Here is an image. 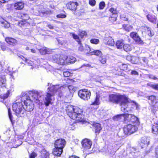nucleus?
I'll return each mask as SVG.
<instances>
[{"instance_id": "obj_10", "label": "nucleus", "mask_w": 158, "mask_h": 158, "mask_svg": "<svg viewBox=\"0 0 158 158\" xmlns=\"http://www.w3.org/2000/svg\"><path fill=\"white\" fill-rule=\"evenodd\" d=\"M82 144L83 148L86 150L91 148L92 142L89 139H85L82 141Z\"/></svg>"}, {"instance_id": "obj_57", "label": "nucleus", "mask_w": 158, "mask_h": 158, "mask_svg": "<svg viewBox=\"0 0 158 158\" xmlns=\"http://www.w3.org/2000/svg\"><path fill=\"white\" fill-rule=\"evenodd\" d=\"M156 156L158 157V146L156 148L155 150Z\"/></svg>"}, {"instance_id": "obj_47", "label": "nucleus", "mask_w": 158, "mask_h": 158, "mask_svg": "<svg viewBox=\"0 0 158 158\" xmlns=\"http://www.w3.org/2000/svg\"><path fill=\"white\" fill-rule=\"evenodd\" d=\"M71 74L68 71L64 72L63 73V75L64 77H67L71 76Z\"/></svg>"}, {"instance_id": "obj_13", "label": "nucleus", "mask_w": 158, "mask_h": 158, "mask_svg": "<svg viewBox=\"0 0 158 158\" xmlns=\"http://www.w3.org/2000/svg\"><path fill=\"white\" fill-rule=\"evenodd\" d=\"M104 43L110 46H114V40L110 37H106L103 40Z\"/></svg>"}, {"instance_id": "obj_64", "label": "nucleus", "mask_w": 158, "mask_h": 158, "mask_svg": "<svg viewBox=\"0 0 158 158\" xmlns=\"http://www.w3.org/2000/svg\"><path fill=\"white\" fill-rule=\"evenodd\" d=\"M48 27L50 29H53V26L50 24L48 25Z\"/></svg>"}, {"instance_id": "obj_40", "label": "nucleus", "mask_w": 158, "mask_h": 158, "mask_svg": "<svg viewBox=\"0 0 158 158\" xmlns=\"http://www.w3.org/2000/svg\"><path fill=\"white\" fill-rule=\"evenodd\" d=\"M68 89L71 93L74 92L76 90V88L72 85H69L68 87Z\"/></svg>"}, {"instance_id": "obj_46", "label": "nucleus", "mask_w": 158, "mask_h": 158, "mask_svg": "<svg viewBox=\"0 0 158 158\" xmlns=\"http://www.w3.org/2000/svg\"><path fill=\"white\" fill-rule=\"evenodd\" d=\"M29 18L28 15L27 14L23 13L22 19L24 20H27Z\"/></svg>"}, {"instance_id": "obj_48", "label": "nucleus", "mask_w": 158, "mask_h": 158, "mask_svg": "<svg viewBox=\"0 0 158 158\" xmlns=\"http://www.w3.org/2000/svg\"><path fill=\"white\" fill-rule=\"evenodd\" d=\"M86 32L85 31H82L80 33L79 35L81 38L82 37L85 35H86Z\"/></svg>"}, {"instance_id": "obj_41", "label": "nucleus", "mask_w": 158, "mask_h": 158, "mask_svg": "<svg viewBox=\"0 0 158 158\" xmlns=\"http://www.w3.org/2000/svg\"><path fill=\"white\" fill-rule=\"evenodd\" d=\"M120 68L122 70H125L127 69V66L125 64H122L120 65Z\"/></svg>"}, {"instance_id": "obj_11", "label": "nucleus", "mask_w": 158, "mask_h": 158, "mask_svg": "<svg viewBox=\"0 0 158 158\" xmlns=\"http://www.w3.org/2000/svg\"><path fill=\"white\" fill-rule=\"evenodd\" d=\"M65 141L64 139H59L55 141V148H61L62 150L64 147Z\"/></svg>"}, {"instance_id": "obj_15", "label": "nucleus", "mask_w": 158, "mask_h": 158, "mask_svg": "<svg viewBox=\"0 0 158 158\" xmlns=\"http://www.w3.org/2000/svg\"><path fill=\"white\" fill-rule=\"evenodd\" d=\"M40 53L43 55H45L46 54H50L52 53V50L46 47H43L38 49Z\"/></svg>"}, {"instance_id": "obj_58", "label": "nucleus", "mask_w": 158, "mask_h": 158, "mask_svg": "<svg viewBox=\"0 0 158 158\" xmlns=\"http://www.w3.org/2000/svg\"><path fill=\"white\" fill-rule=\"evenodd\" d=\"M149 77L150 78L154 80H156L158 79V78L156 77L153 75H150Z\"/></svg>"}, {"instance_id": "obj_9", "label": "nucleus", "mask_w": 158, "mask_h": 158, "mask_svg": "<svg viewBox=\"0 0 158 158\" xmlns=\"http://www.w3.org/2000/svg\"><path fill=\"white\" fill-rule=\"evenodd\" d=\"M130 36L137 44H140L143 43V41L136 32H131Z\"/></svg>"}, {"instance_id": "obj_4", "label": "nucleus", "mask_w": 158, "mask_h": 158, "mask_svg": "<svg viewBox=\"0 0 158 158\" xmlns=\"http://www.w3.org/2000/svg\"><path fill=\"white\" fill-rule=\"evenodd\" d=\"M66 110L68 115L72 119H77V120L80 122L83 121L82 118L83 116L81 115V113L83 112V111L78 107L69 105L66 107Z\"/></svg>"}, {"instance_id": "obj_23", "label": "nucleus", "mask_w": 158, "mask_h": 158, "mask_svg": "<svg viewBox=\"0 0 158 158\" xmlns=\"http://www.w3.org/2000/svg\"><path fill=\"white\" fill-rule=\"evenodd\" d=\"M147 17L148 20L150 22L153 23L156 22V18L154 15L148 14L147 16Z\"/></svg>"}, {"instance_id": "obj_33", "label": "nucleus", "mask_w": 158, "mask_h": 158, "mask_svg": "<svg viewBox=\"0 0 158 158\" xmlns=\"http://www.w3.org/2000/svg\"><path fill=\"white\" fill-rule=\"evenodd\" d=\"M131 122L133 123H139V120L138 118L132 114V117L131 118Z\"/></svg>"}, {"instance_id": "obj_62", "label": "nucleus", "mask_w": 158, "mask_h": 158, "mask_svg": "<svg viewBox=\"0 0 158 158\" xmlns=\"http://www.w3.org/2000/svg\"><path fill=\"white\" fill-rule=\"evenodd\" d=\"M1 48L2 50L3 51H4L6 50V47L5 46H4V45H2L1 46Z\"/></svg>"}, {"instance_id": "obj_32", "label": "nucleus", "mask_w": 158, "mask_h": 158, "mask_svg": "<svg viewBox=\"0 0 158 158\" xmlns=\"http://www.w3.org/2000/svg\"><path fill=\"white\" fill-rule=\"evenodd\" d=\"M152 132L156 135L158 134V126L153 125L152 127Z\"/></svg>"}, {"instance_id": "obj_29", "label": "nucleus", "mask_w": 158, "mask_h": 158, "mask_svg": "<svg viewBox=\"0 0 158 158\" xmlns=\"http://www.w3.org/2000/svg\"><path fill=\"white\" fill-rule=\"evenodd\" d=\"M100 96L99 95L97 94L96 96L94 102H92V104L93 105H98L100 104V102L99 101V98Z\"/></svg>"}, {"instance_id": "obj_31", "label": "nucleus", "mask_w": 158, "mask_h": 158, "mask_svg": "<svg viewBox=\"0 0 158 158\" xmlns=\"http://www.w3.org/2000/svg\"><path fill=\"white\" fill-rule=\"evenodd\" d=\"M118 17V14H115L114 15H112L109 18V20L111 22L113 23L117 20Z\"/></svg>"}, {"instance_id": "obj_28", "label": "nucleus", "mask_w": 158, "mask_h": 158, "mask_svg": "<svg viewBox=\"0 0 158 158\" xmlns=\"http://www.w3.org/2000/svg\"><path fill=\"white\" fill-rule=\"evenodd\" d=\"M106 56L105 55H102L100 57L99 60L102 64H105L106 62Z\"/></svg>"}, {"instance_id": "obj_38", "label": "nucleus", "mask_w": 158, "mask_h": 158, "mask_svg": "<svg viewBox=\"0 0 158 158\" xmlns=\"http://www.w3.org/2000/svg\"><path fill=\"white\" fill-rule=\"evenodd\" d=\"M72 35L74 39L76 40L78 42V43L81 42L80 40V39L79 37L77 35L74 33H72Z\"/></svg>"}, {"instance_id": "obj_54", "label": "nucleus", "mask_w": 158, "mask_h": 158, "mask_svg": "<svg viewBox=\"0 0 158 158\" xmlns=\"http://www.w3.org/2000/svg\"><path fill=\"white\" fill-rule=\"evenodd\" d=\"M10 94L9 92L8 91V92L6 93V94H5L2 97L3 99H5L8 98V97L9 94Z\"/></svg>"}, {"instance_id": "obj_14", "label": "nucleus", "mask_w": 158, "mask_h": 158, "mask_svg": "<svg viewBox=\"0 0 158 158\" xmlns=\"http://www.w3.org/2000/svg\"><path fill=\"white\" fill-rule=\"evenodd\" d=\"M149 143L150 139L148 137H143L141 139L140 145L142 146V148L144 147L143 146H147L149 144Z\"/></svg>"}, {"instance_id": "obj_26", "label": "nucleus", "mask_w": 158, "mask_h": 158, "mask_svg": "<svg viewBox=\"0 0 158 158\" xmlns=\"http://www.w3.org/2000/svg\"><path fill=\"white\" fill-rule=\"evenodd\" d=\"M123 40H118L116 44V46L118 49H121L122 47H123Z\"/></svg>"}, {"instance_id": "obj_12", "label": "nucleus", "mask_w": 158, "mask_h": 158, "mask_svg": "<svg viewBox=\"0 0 158 158\" xmlns=\"http://www.w3.org/2000/svg\"><path fill=\"white\" fill-rule=\"evenodd\" d=\"M78 3L76 2H70L68 3L66 6L68 9L72 10H75L77 9Z\"/></svg>"}, {"instance_id": "obj_5", "label": "nucleus", "mask_w": 158, "mask_h": 158, "mask_svg": "<svg viewBox=\"0 0 158 158\" xmlns=\"http://www.w3.org/2000/svg\"><path fill=\"white\" fill-rule=\"evenodd\" d=\"M23 105L21 102H17L13 104L12 106L13 111L18 116H21L24 113V110L23 109Z\"/></svg>"}, {"instance_id": "obj_55", "label": "nucleus", "mask_w": 158, "mask_h": 158, "mask_svg": "<svg viewBox=\"0 0 158 158\" xmlns=\"http://www.w3.org/2000/svg\"><path fill=\"white\" fill-rule=\"evenodd\" d=\"M81 42H80V43H78V44L79 45V50L81 51H82L84 49V47L82 45H81Z\"/></svg>"}, {"instance_id": "obj_25", "label": "nucleus", "mask_w": 158, "mask_h": 158, "mask_svg": "<svg viewBox=\"0 0 158 158\" xmlns=\"http://www.w3.org/2000/svg\"><path fill=\"white\" fill-rule=\"evenodd\" d=\"M133 48V46L128 44H125L123 46L124 50L127 52L131 51Z\"/></svg>"}, {"instance_id": "obj_37", "label": "nucleus", "mask_w": 158, "mask_h": 158, "mask_svg": "<svg viewBox=\"0 0 158 158\" xmlns=\"http://www.w3.org/2000/svg\"><path fill=\"white\" fill-rule=\"evenodd\" d=\"M124 114L118 115L116 116H114L113 118V119L115 120H121L122 118L123 119Z\"/></svg>"}, {"instance_id": "obj_21", "label": "nucleus", "mask_w": 158, "mask_h": 158, "mask_svg": "<svg viewBox=\"0 0 158 158\" xmlns=\"http://www.w3.org/2000/svg\"><path fill=\"white\" fill-rule=\"evenodd\" d=\"M21 58L24 60L25 61V62L28 64H29L30 65L32 66L31 69H33V68H35L36 66L34 64V63L32 61H31L30 60L27 59L23 57V56H21Z\"/></svg>"}, {"instance_id": "obj_52", "label": "nucleus", "mask_w": 158, "mask_h": 158, "mask_svg": "<svg viewBox=\"0 0 158 158\" xmlns=\"http://www.w3.org/2000/svg\"><path fill=\"white\" fill-rule=\"evenodd\" d=\"M148 99L152 101V102H153L156 100V97L154 96H151L149 97Z\"/></svg>"}, {"instance_id": "obj_34", "label": "nucleus", "mask_w": 158, "mask_h": 158, "mask_svg": "<svg viewBox=\"0 0 158 158\" xmlns=\"http://www.w3.org/2000/svg\"><path fill=\"white\" fill-rule=\"evenodd\" d=\"M139 58L136 56H132L131 62L133 64H136L138 61Z\"/></svg>"}, {"instance_id": "obj_22", "label": "nucleus", "mask_w": 158, "mask_h": 158, "mask_svg": "<svg viewBox=\"0 0 158 158\" xmlns=\"http://www.w3.org/2000/svg\"><path fill=\"white\" fill-rule=\"evenodd\" d=\"M5 40L10 44H15L17 43V41L16 40L10 37L6 38Z\"/></svg>"}, {"instance_id": "obj_20", "label": "nucleus", "mask_w": 158, "mask_h": 158, "mask_svg": "<svg viewBox=\"0 0 158 158\" xmlns=\"http://www.w3.org/2000/svg\"><path fill=\"white\" fill-rule=\"evenodd\" d=\"M93 126L95 129V133L96 134H99L102 129L101 125L99 123H94Z\"/></svg>"}, {"instance_id": "obj_51", "label": "nucleus", "mask_w": 158, "mask_h": 158, "mask_svg": "<svg viewBox=\"0 0 158 158\" xmlns=\"http://www.w3.org/2000/svg\"><path fill=\"white\" fill-rule=\"evenodd\" d=\"M8 115L10 120L12 121V115L11 113V110L10 108L8 109Z\"/></svg>"}, {"instance_id": "obj_36", "label": "nucleus", "mask_w": 158, "mask_h": 158, "mask_svg": "<svg viewBox=\"0 0 158 158\" xmlns=\"http://www.w3.org/2000/svg\"><path fill=\"white\" fill-rule=\"evenodd\" d=\"M147 33L149 36H152L154 35V32L150 28L148 27L147 29Z\"/></svg>"}, {"instance_id": "obj_2", "label": "nucleus", "mask_w": 158, "mask_h": 158, "mask_svg": "<svg viewBox=\"0 0 158 158\" xmlns=\"http://www.w3.org/2000/svg\"><path fill=\"white\" fill-rule=\"evenodd\" d=\"M109 101L115 104H120L121 110L124 112H128L127 107L128 104L131 100L125 94H112L109 96Z\"/></svg>"}, {"instance_id": "obj_50", "label": "nucleus", "mask_w": 158, "mask_h": 158, "mask_svg": "<svg viewBox=\"0 0 158 158\" xmlns=\"http://www.w3.org/2000/svg\"><path fill=\"white\" fill-rule=\"evenodd\" d=\"M56 17L57 18H64L66 17V15L63 14H60L57 15Z\"/></svg>"}, {"instance_id": "obj_53", "label": "nucleus", "mask_w": 158, "mask_h": 158, "mask_svg": "<svg viewBox=\"0 0 158 158\" xmlns=\"http://www.w3.org/2000/svg\"><path fill=\"white\" fill-rule=\"evenodd\" d=\"M131 74L132 75H138L139 73L135 70H132L131 72Z\"/></svg>"}, {"instance_id": "obj_45", "label": "nucleus", "mask_w": 158, "mask_h": 158, "mask_svg": "<svg viewBox=\"0 0 158 158\" xmlns=\"http://www.w3.org/2000/svg\"><path fill=\"white\" fill-rule=\"evenodd\" d=\"M37 156V154L36 153L34 152L29 154V157L30 158H35Z\"/></svg>"}, {"instance_id": "obj_63", "label": "nucleus", "mask_w": 158, "mask_h": 158, "mask_svg": "<svg viewBox=\"0 0 158 158\" xmlns=\"http://www.w3.org/2000/svg\"><path fill=\"white\" fill-rule=\"evenodd\" d=\"M132 56H127V59L129 61H131V57Z\"/></svg>"}, {"instance_id": "obj_6", "label": "nucleus", "mask_w": 158, "mask_h": 158, "mask_svg": "<svg viewBox=\"0 0 158 158\" xmlns=\"http://www.w3.org/2000/svg\"><path fill=\"white\" fill-rule=\"evenodd\" d=\"M138 130V128L134 125L129 124L125 126L123 131L125 134L130 135L134 133Z\"/></svg>"}, {"instance_id": "obj_17", "label": "nucleus", "mask_w": 158, "mask_h": 158, "mask_svg": "<svg viewBox=\"0 0 158 158\" xmlns=\"http://www.w3.org/2000/svg\"><path fill=\"white\" fill-rule=\"evenodd\" d=\"M15 9L17 10L22 9L24 6V4L22 2H19L15 3L14 5Z\"/></svg>"}, {"instance_id": "obj_3", "label": "nucleus", "mask_w": 158, "mask_h": 158, "mask_svg": "<svg viewBox=\"0 0 158 158\" xmlns=\"http://www.w3.org/2000/svg\"><path fill=\"white\" fill-rule=\"evenodd\" d=\"M48 87L47 89L48 92L47 93L44 101L46 106H48L51 103L53 95L55 94H60L61 89L62 87L59 85H53L49 83L48 84Z\"/></svg>"}, {"instance_id": "obj_8", "label": "nucleus", "mask_w": 158, "mask_h": 158, "mask_svg": "<svg viewBox=\"0 0 158 158\" xmlns=\"http://www.w3.org/2000/svg\"><path fill=\"white\" fill-rule=\"evenodd\" d=\"M66 57L64 55L59 56L56 54L52 56V60L53 62L61 65H64L65 64V60Z\"/></svg>"}, {"instance_id": "obj_56", "label": "nucleus", "mask_w": 158, "mask_h": 158, "mask_svg": "<svg viewBox=\"0 0 158 158\" xmlns=\"http://www.w3.org/2000/svg\"><path fill=\"white\" fill-rule=\"evenodd\" d=\"M23 14V13L19 12L17 13V17H18L19 18L21 19L22 18V16Z\"/></svg>"}, {"instance_id": "obj_39", "label": "nucleus", "mask_w": 158, "mask_h": 158, "mask_svg": "<svg viewBox=\"0 0 158 158\" xmlns=\"http://www.w3.org/2000/svg\"><path fill=\"white\" fill-rule=\"evenodd\" d=\"M109 10L111 13H112V15H114L115 14H117L116 9L114 8H111L109 9Z\"/></svg>"}, {"instance_id": "obj_30", "label": "nucleus", "mask_w": 158, "mask_h": 158, "mask_svg": "<svg viewBox=\"0 0 158 158\" xmlns=\"http://www.w3.org/2000/svg\"><path fill=\"white\" fill-rule=\"evenodd\" d=\"M6 80L4 77H0V86L2 87H5L6 86Z\"/></svg>"}, {"instance_id": "obj_19", "label": "nucleus", "mask_w": 158, "mask_h": 158, "mask_svg": "<svg viewBox=\"0 0 158 158\" xmlns=\"http://www.w3.org/2000/svg\"><path fill=\"white\" fill-rule=\"evenodd\" d=\"M62 152V150L61 148H55L53 149L52 153L55 156H60Z\"/></svg>"}, {"instance_id": "obj_43", "label": "nucleus", "mask_w": 158, "mask_h": 158, "mask_svg": "<svg viewBox=\"0 0 158 158\" xmlns=\"http://www.w3.org/2000/svg\"><path fill=\"white\" fill-rule=\"evenodd\" d=\"M105 3L104 2H102L99 4V8L100 9H103L105 7Z\"/></svg>"}, {"instance_id": "obj_7", "label": "nucleus", "mask_w": 158, "mask_h": 158, "mask_svg": "<svg viewBox=\"0 0 158 158\" xmlns=\"http://www.w3.org/2000/svg\"><path fill=\"white\" fill-rule=\"evenodd\" d=\"M79 97L85 100H88L89 99L91 93L87 89H82L79 90L78 93Z\"/></svg>"}, {"instance_id": "obj_24", "label": "nucleus", "mask_w": 158, "mask_h": 158, "mask_svg": "<svg viewBox=\"0 0 158 158\" xmlns=\"http://www.w3.org/2000/svg\"><path fill=\"white\" fill-rule=\"evenodd\" d=\"M91 51V50H90L89 52L91 55H95L100 57L102 55V52L99 50H94L93 51Z\"/></svg>"}, {"instance_id": "obj_27", "label": "nucleus", "mask_w": 158, "mask_h": 158, "mask_svg": "<svg viewBox=\"0 0 158 158\" xmlns=\"http://www.w3.org/2000/svg\"><path fill=\"white\" fill-rule=\"evenodd\" d=\"M132 114H124L123 119L125 122H131Z\"/></svg>"}, {"instance_id": "obj_60", "label": "nucleus", "mask_w": 158, "mask_h": 158, "mask_svg": "<svg viewBox=\"0 0 158 158\" xmlns=\"http://www.w3.org/2000/svg\"><path fill=\"white\" fill-rule=\"evenodd\" d=\"M154 86V89L158 90V85H155Z\"/></svg>"}, {"instance_id": "obj_1", "label": "nucleus", "mask_w": 158, "mask_h": 158, "mask_svg": "<svg viewBox=\"0 0 158 158\" xmlns=\"http://www.w3.org/2000/svg\"><path fill=\"white\" fill-rule=\"evenodd\" d=\"M31 96H28L27 95L23 96L22 100H23L24 105H23V108L27 111H31L33 109L34 106L33 103L34 102L35 103L39 102L41 100L43 94L42 92H38L37 91H33L31 92Z\"/></svg>"}, {"instance_id": "obj_59", "label": "nucleus", "mask_w": 158, "mask_h": 158, "mask_svg": "<svg viewBox=\"0 0 158 158\" xmlns=\"http://www.w3.org/2000/svg\"><path fill=\"white\" fill-rule=\"evenodd\" d=\"M4 26L6 28H8L10 27V24L6 22V23L5 24Z\"/></svg>"}, {"instance_id": "obj_42", "label": "nucleus", "mask_w": 158, "mask_h": 158, "mask_svg": "<svg viewBox=\"0 0 158 158\" xmlns=\"http://www.w3.org/2000/svg\"><path fill=\"white\" fill-rule=\"evenodd\" d=\"M90 42L92 43L97 44L99 43V40L98 39H92L90 40Z\"/></svg>"}, {"instance_id": "obj_61", "label": "nucleus", "mask_w": 158, "mask_h": 158, "mask_svg": "<svg viewBox=\"0 0 158 158\" xmlns=\"http://www.w3.org/2000/svg\"><path fill=\"white\" fill-rule=\"evenodd\" d=\"M154 85H153V84H150V83H148V84H147V85L148 86H150L152 87L153 89L154 88V86H154Z\"/></svg>"}, {"instance_id": "obj_49", "label": "nucleus", "mask_w": 158, "mask_h": 158, "mask_svg": "<svg viewBox=\"0 0 158 158\" xmlns=\"http://www.w3.org/2000/svg\"><path fill=\"white\" fill-rule=\"evenodd\" d=\"M89 4L92 6H94L96 4V1L95 0H89Z\"/></svg>"}, {"instance_id": "obj_16", "label": "nucleus", "mask_w": 158, "mask_h": 158, "mask_svg": "<svg viewBox=\"0 0 158 158\" xmlns=\"http://www.w3.org/2000/svg\"><path fill=\"white\" fill-rule=\"evenodd\" d=\"M64 56L66 57L65 60V63H73L76 61L75 58L72 56Z\"/></svg>"}, {"instance_id": "obj_35", "label": "nucleus", "mask_w": 158, "mask_h": 158, "mask_svg": "<svg viewBox=\"0 0 158 158\" xmlns=\"http://www.w3.org/2000/svg\"><path fill=\"white\" fill-rule=\"evenodd\" d=\"M123 27L127 31H129L132 28V27L129 25H123Z\"/></svg>"}, {"instance_id": "obj_44", "label": "nucleus", "mask_w": 158, "mask_h": 158, "mask_svg": "<svg viewBox=\"0 0 158 158\" xmlns=\"http://www.w3.org/2000/svg\"><path fill=\"white\" fill-rule=\"evenodd\" d=\"M145 65H147L148 63V60L145 57H143L141 58V59Z\"/></svg>"}, {"instance_id": "obj_18", "label": "nucleus", "mask_w": 158, "mask_h": 158, "mask_svg": "<svg viewBox=\"0 0 158 158\" xmlns=\"http://www.w3.org/2000/svg\"><path fill=\"white\" fill-rule=\"evenodd\" d=\"M40 153L39 156L40 158H48L49 156V153L44 149L42 150Z\"/></svg>"}]
</instances>
